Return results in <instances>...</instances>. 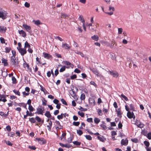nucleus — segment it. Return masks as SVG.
I'll list each match as a JSON object with an SVG mask.
<instances>
[{
    "mask_svg": "<svg viewBox=\"0 0 151 151\" xmlns=\"http://www.w3.org/2000/svg\"><path fill=\"white\" fill-rule=\"evenodd\" d=\"M19 61L18 59H16L15 57H11V64L12 65L14 66L17 65L19 63Z\"/></svg>",
    "mask_w": 151,
    "mask_h": 151,
    "instance_id": "f257e3e1",
    "label": "nucleus"
},
{
    "mask_svg": "<svg viewBox=\"0 0 151 151\" xmlns=\"http://www.w3.org/2000/svg\"><path fill=\"white\" fill-rule=\"evenodd\" d=\"M7 12L4 10H0V17L3 19H5L6 18Z\"/></svg>",
    "mask_w": 151,
    "mask_h": 151,
    "instance_id": "f03ea898",
    "label": "nucleus"
},
{
    "mask_svg": "<svg viewBox=\"0 0 151 151\" xmlns=\"http://www.w3.org/2000/svg\"><path fill=\"white\" fill-rule=\"evenodd\" d=\"M19 51V52L20 53L21 55H24V54H26L27 53V51L26 49L25 48H19V49L18 50Z\"/></svg>",
    "mask_w": 151,
    "mask_h": 151,
    "instance_id": "7ed1b4c3",
    "label": "nucleus"
},
{
    "mask_svg": "<svg viewBox=\"0 0 151 151\" xmlns=\"http://www.w3.org/2000/svg\"><path fill=\"white\" fill-rule=\"evenodd\" d=\"M36 110L37 112H35V114L37 113L38 114L43 115V111H44V109L43 107H42V109L37 108Z\"/></svg>",
    "mask_w": 151,
    "mask_h": 151,
    "instance_id": "20e7f679",
    "label": "nucleus"
},
{
    "mask_svg": "<svg viewBox=\"0 0 151 151\" xmlns=\"http://www.w3.org/2000/svg\"><path fill=\"white\" fill-rule=\"evenodd\" d=\"M109 72L114 77L117 78L119 76L118 73L116 71H109Z\"/></svg>",
    "mask_w": 151,
    "mask_h": 151,
    "instance_id": "39448f33",
    "label": "nucleus"
},
{
    "mask_svg": "<svg viewBox=\"0 0 151 151\" xmlns=\"http://www.w3.org/2000/svg\"><path fill=\"white\" fill-rule=\"evenodd\" d=\"M127 117L129 119H131L133 118V119H135V116L133 111L131 112L130 113H129L128 114H127Z\"/></svg>",
    "mask_w": 151,
    "mask_h": 151,
    "instance_id": "423d86ee",
    "label": "nucleus"
},
{
    "mask_svg": "<svg viewBox=\"0 0 151 151\" xmlns=\"http://www.w3.org/2000/svg\"><path fill=\"white\" fill-rule=\"evenodd\" d=\"M23 27L26 29L27 32H30L31 27L29 25H27L26 24H23Z\"/></svg>",
    "mask_w": 151,
    "mask_h": 151,
    "instance_id": "0eeeda50",
    "label": "nucleus"
},
{
    "mask_svg": "<svg viewBox=\"0 0 151 151\" xmlns=\"http://www.w3.org/2000/svg\"><path fill=\"white\" fill-rule=\"evenodd\" d=\"M128 139H123L121 141V144L122 145L126 146L128 145Z\"/></svg>",
    "mask_w": 151,
    "mask_h": 151,
    "instance_id": "6e6552de",
    "label": "nucleus"
},
{
    "mask_svg": "<svg viewBox=\"0 0 151 151\" xmlns=\"http://www.w3.org/2000/svg\"><path fill=\"white\" fill-rule=\"evenodd\" d=\"M116 111L117 112V116L121 118V114L122 113L120 109L119 108L117 109H116Z\"/></svg>",
    "mask_w": 151,
    "mask_h": 151,
    "instance_id": "1a4fd4ad",
    "label": "nucleus"
},
{
    "mask_svg": "<svg viewBox=\"0 0 151 151\" xmlns=\"http://www.w3.org/2000/svg\"><path fill=\"white\" fill-rule=\"evenodd\" d=\"M6 27L4 26L0 27V32L1 33H4L6 32Z\"/></svg>",
    "mask_w": 151,
    "mask_h": 151,
    "instance_id": "9d476101",
    "label": "nucleus"
},
{
    "mask_svg": "<svg viewBox=\"0 0 151 151\" xmlns=\"http://www.w3.org/2000/svg\"><path fill=\"white\" fill-rule=\"evenodd\" d=\"M97 137L98 139L103 142H104L106 140V138H104V137L102 136V137H101L99 136H98Z\"/></svg>",
    "mask_w": 151,
    "mask_h": 151,
    "instance_id": "9b49d317",
    "label": "nucleus"
},
{
    "mask_svg": "<svg viewBox=\"0 0 151 151\" xmlns=\"http://www.w3.org/2000/svg\"><path fill=\"white\" fill-rule=\"evenodd\" d=\"M62 47L66 49H68L70 48V47L69 45L66 43L63 44Z\"/></svg>",
    "mask_w": 151,
    "mask_h": 151,
    "instance_id": "f8f14e48",
    "label": "nucleus"
},
{
    "mask_svg": "<svg viewBox=\"0 0 151 151\" xmlns=\"http://www.w3.org/2000/svg\"><path fill=\"white\" fill-rule=\"evenodd\" d=\"M19 34L21 35L22 36L24 37H25L26 35V34L25 32L22 30H19Z\"/></svg>",
    "mask_w": 151,
    "mask_h": 151,
    "instance_id": "ddd939ff",
    "label": "nucleus"
},
{
    "mask_svg": "<svg viewBox=\"0 0 151 151\" xmlns=\"http://www.w3.org/2000/svg\"><path fill=\"white\" fill-rule=\"evenodd\" d=\"M9 95H0V97L2 98V101L4 102H5L6 101V97L8 96Z\"/></svg>",
    "mask_w": 151,
    "mask_h": 151,
    "instance_id": "4468645a",
    "label": "nucleus"
},
{
    "mask_svg": "<svg viewBox=\"0 0 151 151\" xmlns=\"http://www.w3.org/2000/svg\"><path fill=\"white\" fill-rule=\"evenodd\" d=\"M49 125H47V127L48 128V130L49 131H51V128L52 126V122L51 120L49 122Z\"/></svg>",
    "mask_w": 151,
    "mask_h": 151,
    "instance_id": "2eb2a0df",
    "label": "nucleus"
},
{
    "mask_svg": "<svg viewBox=\"0 0 151 151\" xmlns=\"http://www.w3.org/2000/svg\"><path fill=\"white\" fill-rule=\"evenodd\" d=\"M18 105L20 106H22L26 109H27V108L26 107L27 104H24V103H19L18 104Z\"/></svg>",
    "mask_w": 151,
    "mask_h": 151,
    "instance_id": "dca6fc26",
    "label": "nucleus"
},
{
    "mask_svg": "<svg viewBox=\"0 0 151 151\" xmlns=\"http://www.w3.org/2000/svg\"><path fill=\"white\" fill-rule=\"evenodd\" d=\"M44 115L48 118H50L52 116L50 112L48 111H46Z\"/></svg>",
    "mask_w": 151,
    "mask_h": 151,
    "instance_id": "f3484780",
    "label": "nucleus"
},
{
    "mask_svg": "<svg viewBox=\"0 0 151 151\" xmlns=\"http://www.w3.org/2000/svg\"><path fill=\"white\" fill-rule=\"evenodd\" d=\"M88 101L91 104H93V105H94L95 104V101L92 98H89Z\"/></svg>",
    "mask_w": 151,
    "mask_h": 151,
    "instance_id": "a211bd4d",
    "label": "nucleus"
},
{
    "mask_svg": "<svg viewBox=\"0 0 151 151\" xmlns=\"http://www.w3.org/2000/svg\"><path fill=\"white\" fill-rule=\"evenodd\" d=\"M33 22H34V24L37 25H38L40 24H42V23L39 20H37L36 21H35L34 20H33Z\"/></svg>",
    "mask_w": 151,
    "mask_h": 151,
    "instance_id": "6ab92c4d",
    "label": "nucleus"
},
{
    "mask_svg": "<svg viewBox=\"0 0 151 151\" xmlns=\"http://www.w3.org/2000/svg\"><path fill=\"white\" fill-rule=\"evenodd\" d=\"M41 144H44L46 142V141L44 139V138H41L40 140V142H39Z\"/></svg>",
    "mask_w": 151,
    "mask_h": 151,
    "instance_id": "aec40b11",
    "label": "nucleus"
},
{
    "mask_svg": "<svg viewBox=\"0 0 151 151\" xmlns=\"http://www.w3.org/2000/svg\"><path fill=\"white\" fill-rule=\"evenodd\" d=\"M91 38L93 40L96 41H97L99 39V37L97 35H94L91 37Z\"/></svg>",
    "mask_w": 151,
    "mask_h": 151,
    "instance_id": "412c9836",
    "label": "nucleus"
},
{
    "mask_svg": "<svg viewBox=\"0 0 151 151\" xmlns=\"http://www.w3.org/2000/svg\"><path fill=\"white\" fill-rule=\"evenodd\" d=\"M29 121L32 123H35L36 122V120L34 117L29 118Z\"/></svg>",
    "mask_w": 151,
    "mask_h": 151,
    "instance_id": "4be33fe9",
    "label": "nucleus"
},
{
    "mask_svg": "<svg viewBox=\"0 0 151 151\" xmlns=\"http://www.w3.org/2000/svg\"><path fill=\"white\" fill-rule=\"evenodd\" d=\"M1 60L2 63L4 64V65L6 66L8 65L6 60L4 59V58H2Z\"/></svg>",
    "mask_w": 151,
    "mask_h": 151,
    "instance_id": "5701e85b",
    "label": "nucleus"
},
{
    "mask_svg": "<svg viewBox=\"0 0 151 151\" xmlns=\"http://www.w3.org/2000/svg\"><path fill=\"white\" fill-rule=\"evenodd\" d=\"M78 19L82 22L83 23V24H84L85 20L83 19V17L82 16L80 15Z\"/></svg>",
    "mask_w": 151,
    "mask_h": 151,
    "instance_id": "b1692460",
    "label": "nucleus"
},
{
    "mask_svg": "<svg viewBox=\"0 0 151 151\" xmlns=\"http://www.w3.org/2000/svg\"><path fill=\"white\" fill-rule=\"evenodd\" d=\"M28 109L30 112H32L35 110V109L31 105L29 106Z\"/></svg>",
    "mask_w": 151,
    "mask_h": 151,
    "instance_id": "393cba45",
    "label": "nucleus"
},
{
    "mask_svg": "<svg viewBox=\"0 0 151 151\" xmlns=\"http://www.w3.org/2000/svg\"><path fill=\"white\" fill-rule=\"evenodd\" d=\"M27 47H28V48H29L30 47V45L29 43L27 41H26L24 44V48L25 49Z\"/></svg>",
    "mask_w": 151,
    "mask_h": 151,
    "instance_id": "a878e982",
    "label": "nucleus"
},
{
    "mask_svg": "<svg viewBox=\"0 0 151 151\" xmlns=\"http://www.w3.org/2000/svg\"><path fill=\"white\" fill-rule=\"evenodd\" d=\"M94 120V122L97 124H98L100 122V119L97 118H95Z\"/></svg>",
    "mask_w": 151,
    "mask_h": 151,
    "instance_id": "bb28decb",
    "label": "nucleus"
},
{
    "mask_svg": "<svg viewBox=\"0 0 151 151\" xmlns=\"http://www.w3.org/2000/svg\"><path fill=\"white\" fill-rule=\"evenodd\" d=\"M77 133L79 136H81L83 134V132L80 129H77Z\"/></svg>",
    "mask_w": 151,
    "mask_h": 151,
    "instance_id": "cd10ccee",
    "label": "nucleus"
},
{
    "mask_svg": "<svg viewBox=\"0 0 151 151\" xmlns=\"http://www.w3.org/2000/svg\"><path fill=\"white\" fill-rule=\"evenodd\" d=\"M90 69L95 74L97 73V72H98V71L96 69V68H90Z\"/></svg>",
    "mask_w": 151,
    "mask_h": 151,
    "instance_id": "c85d7f7f",
    "label": "nucleus"
},
{
    "mask_svg": "<svg viewBox=\"0 0 151 151\" xmlns=\"http://www.w3.org/2000/svg\"><path fill=\"white\" fill-rule=\"evenodd\" d=\"M73 143L76 146H79L81 144V142L77 141H73Z\"/></svg>",
    "mask_w": 151,
    "mask_h": 151,
    "instance_id": "c756f323",
    "label": "nucleus"
},
{
    "mask_svg": "<svg viewBox=\"0 0 151 151\" xmlns=\"http://www.w3.org/2000/svg\"><path fill=\"white\" fill-rule=\"evenodd\" d=\"M61 101L62 102V104L65 105L67 106L68 104L65 101V100H64L62 98L61 99Z\"/></svg>",
    "mask_w": 151,
    "mask_h": 151,
    "instance_id": "7c9ffc66",
    "label": "nucleus"
},
{
    "mask_svg": "<svg viewBox=\"0 0 151 151\" xmlns=\"http://www.w3.org/2000/svg\"><path fill=\"white\" fill-rule=\"evenodd\" d=\"M44 57L45 58H49L51 57V55L47 53H44Z\"/></svg>",
    "mask_w": 151,
    "mask_h": 151,
    "instance_id": "2f4dec72",
    "label": "nucleus"
},
{
    "mask_svg": "<svg viewBox=\"0 0 151 151\" xmlns=\"http://www.w3.org/2000/svg\"><path fill=\"white\" fill-rule=\"evenodd\" d=\"M35 120L38 122L40 123L41 121V119L38 116H36L35 118Z\"/></svg>",
    "mask_w": 151,
    "mask_h": 151,
    "instance_id": "473e14b6",
    "label": "nucleus"
},
{
    "mask_svg": "<svg viewBox=\"0 0 151 151\" xmlns=\"http://www.w3.org/2000/svg\"><path fill=\"white\" fill-rule=\"evenodd\" d=\"M73 135H72V137H70V138H68V143H71L72 142V140L73 138Z\"/></svg>",
    "mask_w": 151,
    "mask_h": 151,
    "instance_id": "72a5a7b5",
    "label": "nucleus"
},
{
    "mask_svg": "<svg viewBox=\"0 0 151 151\" xmlns=\"http://www.w3.org/2000/svg\"><path fill=\"white\" fill-rule=\"evenodd\" d=\"M97 112H98V114L99 116H102L103 114V113H102V111L101 109H98L97 110Z\"/></svg>",
    "mask_w": 151,
    "mask_h": 151,
    "instance_id": "f704fd0d",
    "label": "nucleus"
},
{
    "mask_svg": "<svg viewBox=\"0 0 151 151\" xmlns=\"http://www.w3.org/2000/svg\"><path fill=\"white\" fill-rule=\"evenodd\" d=\"M144 126V124H143L142 123H141L140 122H139V124H138V125H137V127L140 128H142Z\"/></svg>",
    "mask_w": 151,
    "mask_h": 151,
    "instance_id": "c9c22d12",
    "label": "nucleus"
},
{
    "mask_svg": "<svg viewBox=\"0 0 151 151\" xmlns=\"http://www.w3.org/2000/svg\"><path fill=\"white\" fill-rule=\"evenodd\" d=\"M63 113H62L60 115H58L57 116V118L59 120L62 119L63 118Z\"/></svg>",
    "mask_w": 151,
    "mask_h": 151,
    "instance_id": "e433bc0d",
    "label": "nucleus"
},
{
    "mask_svg": "<svg viewBox=\"0 0 151 151\" xmlns=\"http://www.w3.org/2000/svg\"><path fill=\"white\" fill-rule=\"evenodd\" d=\"M80 124V122H73V125L76 126H78Z\"/></svg>",
    "mask_w": 151,
    "mask_h": 151,
    "instance_id": "4c0bfd02",
    "label": "nucleus"
},
{
    "mask_svg": "<svg viewBox=\"0 0 151 151\" xmlns=\"http://www.w3.org/2000/svg\"><path fill=\"white\" fill-rule=\"evenodd\" d=\"M85 136L87 139L89 140H92V138L90 135H85Z\"/></svg>",
    "mask_w": 151,
    "mask_h": 151,
    "instance_id": "58836bf2",
    "label": "nucleus"
},
{
    "mask_svg": "<svg viewBox=\"0 0 151 151\" xmlns=\"http://www.w3.org/2000/svg\"><path fill=\"white\" fill-rule=\"evenodd\" d=\"M125 109L126 110L128 111L127 113V114H128L129 113H131V111H129V107L127 106V105H126L125 106Z\"/></svg>",
    "mask_w": 151,
    "mask_h": 151,
    "instance_id": "ea45409f",
    "label": "nucleus"
},
{
    "mask_svg": "<svg viewBox=\"0 0 151 151\" xmlns=\"http://www.w3.org/2000/svg\"><path fill=\"white\" fill-rule=\"evenodd\" d=\"M96 75V76L98 77H99L100 78H103V76L102 75H101L100 73L98 71L97 72V73L95 74Z\"/></svg>",
    "mask_w": 151,
    "mask_h": 151,
    "instance_id": "a19ab883",
    "label": "nucleus"
},
{
    "mask_svg": "<svg viewBox=\"0 0 151 151\" xmlns=\"http://www.w3.org/2000/svg\"><path fill=\"white\" fill-rule=\"evenodd\" d=\"M5 52L6 53H9V52L11 50V48L9 47H6L5 48Z\"/></svg>",
    "mask_w": 151,
    "mask_h": 151,
    "instance_id": "79ce46f5",
    "label": "nucleus"
},
{
    "mask_svg": "<svg viewBox=\"0 0 151 151\" xmlns=\"http://www.w3.org/2000/svg\"><path fill=\"white\" fill-rule=\"evenodd\" d=\"M78 114L81 117H83L84 115V113L83 112H81L80 111L78 112Z\"/></svg>",
    "mask_w": 151,
    "mask_h": 151,
    "instance_id": "37998d69",
    "label": "nucleus"
},
{
    "mask_svg": "<svg viewBox=\"0 0 151 151\" xmlns=\"http://www.w3.org/2000/svg\"><path fill=\"white\" fill-rule=\"evenodd\" d=\"M144 144L147 147H148L150 145V143L149 142L147 141H145L144 142Z\"/></svg>",
    "mask_w": 151,
    "mask_h": 151,
    "instance_id": "c03bdc74",
    "label": "nucleus"
},
{
    "mask_svg": "<svg viewBox=\"0 0 151 151\" xmlns=\"http://www.w3.org/2000/svg\"><path fill=\"white\" fill-rule=\"evenodd\" d=\"M5 141L6 144L8 145H9L10 146H12V144L9 141H6V140H5Z\"/></svg>",
    "mask_w": 151,
    "mask_h": 151,
    "instance_id": "a18cd8bd",
    "label": "nucleus"
},
{
    "mask_svg": "<svg viewBox=\"0 0 151 151\" xmlns=\"http://www.w3.org/2000/svg\"><path fill=\"white\" fill-rule=\"evenodd\" d=\"M6 129L7 131L8 132H9L11 131V127L9 125H8L6 126Z\"/></svg>",
    "mask_w": 151,
    "mask_h": 151,
    "instance_id": "49530a36",
    "label": "nucleus"
},
{
    "mask_svg": "<svg viewBox=\"0 0 151 151\" xmlns=\"http://www.w3.org/2000/svg\"><path fill=\"white\" fill-rule=\"evenodd\" d=\"M130 109L133 111H135V108L133 105L131 104L130 105Z\"/></svg>",
    "mask_w": 151,
    "mask_h": 151,
    "instance_id": "de8ad7c7",
    "label": "nucleus"
},
{
    "mask_svg": "<svg viewBox=\"0 0 151 151\" xmlns=\"http://www.w3.org/2000/svg\"><path fill=\"white\" fill-rule=\"evenodd\" d=\"M131 141L132 142H133L134 143H137L138 141V139L136 138H134L133 139H132Z\"/></svg>",
    "mask_w": 151,
    "mask_h": 151,
    "instance_id": "09e8293b",
    "label": "nucleus"
},
{
    "mask_svg": "<svg viewBox=\"0 0 151 151\" xmlns=\"http://www.w3.org/2000/svg\"><path fill=\"white\" fill-rule=\"evenodd\" d=\"M86 121L88 122L93 123V119L92 118H88L87 119Z\"/></svg>",
    "mask_w": 151,
    "mask_h": 151,
    "instance_id": "8fccbe9b",
    "label": "nucleus"
},
{
    "mask_svg": "<svg viewBox=\"0 0 151 151\" xmlns=\"http://www.w3.org/2000/svg\"><path fill=\"white\" fill-rule=\"evenodd\" d=\"M29 148L33 150H35L36 148L35 146H29L28 147Z\"/></svg>",
    "mask_w": 151,
    "mask_h": 151,
    "instance_id": "3c124183",
    "label": "nucleus"
},
{
    "mask_svg": "<svg viewBox=\"0 0 151 151\" xmlns=\"http://www.w3.org/2000/svg\"><path fill=\"white\" fill-rule=\"evenodd\" d=\"M72 97H73V98L75 99L76 101L78 99V95H71Z\"/></svg>",
    "mask_w": 151,
    "mask_h": 151,
    "instance_id": "603ef678",
    "label": "nucleus"
},
{
    "mask_svg": "<svg viewBox=\"0 0 151 151\" xmlns=\"http://www.w3.org/2000/svg\"><path fill=\"white\" fill-rule=\"evenodd\" d=\"M123 32V29L122 28H118V33L119 34H121Z\"/></svg>",
    "mask_w": 151,
    "mask_h": 151,
    "instance_id": "864d4df0",
    "label": "nucleus"
},
{
    "mask_svg": "<svg viewBox=\"0 0 151 151\" xmlns=\"http://www.w3.org/2000/svg\"><path fill=\"white\" fill-rule=\"evenodd\" d=\"M66 67L65 66H63L60 70V72H62L65 70Z\"/></svg>",
    "mask_w": 151,
    "mask_h": 151,
    "instance_id": "5fc2aeb1",
    "label": "nucleus"
},
{
    "mask_svg": "<svg viewBox=\"0 0 151 151\" xmlns=\"http://www.w3.org/2000/svg\"><path fill=\"white\" fill-rule=\"evenodd\" d=\"M14 135V133L12 132H11L10 134L8 133V136H9L10 137H13Z\"/></svg>",
    "mask_w": 151,
    "mask_h": 151,
    "instance_id": "6e6d98bb",
    "label": "nucleus"
},
{
    "mask_svg": "<svg viewBox=\"0 0 151 151\" xmlns=\"http://www.w3.org/2000/svg\"><path fill=\"white\" fill-rule=\"evenodd\" d=\"M147 138L149 139H151V132H149L147 134Z\"/></svg>",
    "mask_w": 151,
    "mask_h": 151,
    "instance_id": "4d7b16f0",
    "label": "nucleus"
},
{
    "mask_svg": "<svg viewBox=\"0 0 151 151\" xmlns=\"http://www.w3.org/2000/svg\"><path fill=\"white\" fill-rule=\"evenodd\" d=\"M63 62L65 64L68 65H69L71 64V63L70 62L67 61H64Z\"/></svg>",
    "mask_w": 151,
    "mask_h": 151,
    "instance_id": "13d9d810",
    "label": "nucleus"
},
{
    "mask_svg": "<svg viewBox=\"0 0 151 151\" xmlns=\"http://www.w3.org/2000/svg\"><path fill=\"white\" fill-rule=\"evenodd\" d=\"M12 80L13 83H16V79L14 77H12Z\"/></svg>",
    "mask_w": 151,
    "mask_h": 151,
    "instance_id": "bf43d9fd",
    "label": "nucleus"
},
{
    "mask_svg": "<svg viewBox=\"0 0 151 151\" xmlns=\"http://www.w3.org/2000/svg\"><path fill=\"white\" fill-rule=\"evenodd\" d=\"M79 109L81 111H87V109L86 108H83L82 107L80 106Z\"/></svg>",
    "mask_w": 151,
    "mask_h": 151,
    "instance_id": "052dcab7",
    "label": "nucleus"
},
{
    "mask_svg": "<svg viewBox=\"0 0 151 151\" xmlns=\"http://www.w3.org/2000/svg\"><path fill=\"white\" fill-rule=\"evenodd\" d=\"M80 99L81 100V102L82 100H84L85 98V95H81Z\"/></svg>",
    "mask_w": 151,
    "mask_h": 151,
    "instance_id": "680f3d73",
    "label": "nucleus"
},
{
    "mask_svg": "<svg viewBox=\"0 0 151 151\" xmlns=\"http://www.w3.org/2000/svg\"><path fill=\"white\" fill-rule=\"evenodd\" d=\"M53 102L55 104H58V103L59 102V101L58 100L55 99L53 101Z\"/></svg>",
    "mask_w": 151,
    "mask_h": 151,
    "instance_id": "e2e57ef3",
    "label": "nucleus"
},
{
    "mask_svg": "<svg viewBox=\"0 0 151 151\" xmlns=\"http://www.w3.org/2000/svg\"><path fill=\"white\" fill-rule=\"evenodd\" d=\"M122 127V124L121 123V122H120L118 124V127L119 129H121Z\"/></svg>",
    "mask_w": 151,
    "mask_h": 151,
    "instance_id": "0e129e2a",
    "label": "nucleus"
},
{
    "mask_svg": "<svg viewBox=\"0 0 151 151\" xmlns=\"http://www.w3.org/2000/svg\"><path fill=\"white\" fill-rule=\"evenodd\" d=\"M121 97L124 98V99L126 101H127L128 100V98L125 96L124 95H120Z\"/></svg>",
    "mask_w": 151,
    "mask_h": 151,
    "instance_id": "69168bd1",
    "label": "nucleus"
},
{
    "mask_svg": "<svg viewBox=\"0 0 151 151\" xmlns=\"http://www.w3.org/2000/svg\"><path fill=\"white\" fill-rule=\"evenodd\" d=\"M100 126L102 127L104 129L106 130L107 127L104 124H101L100 125Z\"/></svg>",
    "mask_w": 151,
    "mask_h": 151,
    "instance_id": "338daca9",
    "label": "nucleus"
},
{
    "mask_svg": "<svg viewBox=\"0 0 151 151\" xmlns=\"http://www.w3.org/2000/svg\"><path fill=\"white\" fill-rule=\"evenodd\" d=\"M67 17V15L66 14H61V17L62 18H65Z\"/></svg>",
    "mask_w": 151,
    "mask_h": 151,
    "instance_id": "774afa93",
    "label": "nucleus"
}]
</instances>
